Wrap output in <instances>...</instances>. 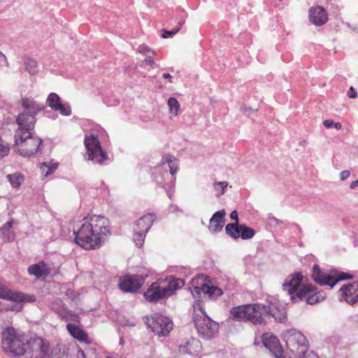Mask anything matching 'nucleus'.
I'll return each instance as SVG.
<instances>
[{"mask_svg": "<svg viewBox=\"0 0 358 358\" xmlns=\"http://www.w3.org/2000/svg\"><path fill=\"white\" fill-rule=\"evenodd\" d=\"M347 94H348V96L350 99H356V98H357V91L355 90V89L352 86H351L349 88V90H348Z\"/></svg>", "mask_w": 358, "mask_h": 358, "instance_id": "obj_39", "label": "nucleus"}, {"mask_svg": "<svg viewBox=\"0 0 358 358\" xmlns=\"http://www.w3.org/2000/svg\"><path fill=\"white\" fill-rule=\"evenodd\" d=\"M42 143V139L20 131L15 132L14 150L22 157H29L36 154Z\"/></svg>", "mask_w": 358, "mask_h": 358, "instance_id": "obj_5", "label": "nucleus"}, {"mask_svg": "<svg viewBox=\"0 0 358 358\" xmlns=\"http://www.w3.org/2000/svg\"><path fill=\"white\" fill-rule=\"evenodd\" d=\"M198 280H199V279H198V278H194V279H192V285H194V284L197 283Z\"/></svg>", "mask_w": 358, "mask_h": 358, "instance_id": "obj_45", "label": "nucleus"}, {"mask_svg": "<svg viewBox=\"0 0 358 358\" xmlns=\"http://www.w3.org/2000/svg\"><path fill=\"white\" fill-rule=\"evenodd\" d=\"M200 290L206 294H208L210 298H217L223 294L222 290L215 286H209L206 283L203 284Z\"/></svg>", "mask_w": 358, "mask_h": 358, "instance_id": "obj_28", "label": "nucleus"}, {"mask_svg": "<svg viewBox=\"0 0 358 358\" xmlns=\"http://www.w3.org/2000/svg\"><path fill=\"white\" fill-rule=\"evenodd\" d=\"M341 300L353 305L358 302V282L343 285L339 289Z\"/></svg>", "mask_w": 358, "mask_h": 358, "instance_id": "obj_17", "label": "nucleus"}, {"mask_svg": "<svg viewBox=\"0 0 358 358\" xmlns=\"http://www.w3.org/2000/svg\"><path fill=\"white\" fill-rule=\"evenodd\" d=\"M73 234L77 245L85 250H96L110 235V224L104 216H87L74 227Z\"/></svg>", "mask_w": 358, "mask_h": 358, "instance_id": "obj_1", "label": "nucleus"}, {"mask_svg": "<svg viewBox=\"0 0 358 358\" xmlns=\"http://www.w3.org/2000/svg\"><path fill=\"white\" fill-rule=\"evenodd\" d=\"M155 219V214L148 213L140 217L134 223L133 239L137 247L141 248L143 245L146 234Z\"/></svg>", "mask_w": 358, "mask_h": 358, "instance_id": "obj_10", "label": "nucleus"}, {"mask_svg": "<svg viewBox=\"0 0 358 358\" xmlns=\"http://www.w3.org/2000/svg\"><path fill=\"white\" fill-rule=\"evenodd\" d=\"M144 62L150 64V66H152L154 64V61L151 57H146Z\"/></svg>", "mask_w": 358, "mask_h": 358, "instance_id": "obj_43", "label": "nucleus"}, {"mask_svg": "<svg viewBox=\"0 0 358 358\" xmlns=\"http://www.w3.org/2000/svg\"><path fill=\"white\" fill-rule=\"evenodd\" d=\"M230 217L231 220L235 221L234 223L238 224V216L236 210H234L231 213Z\"/></svg>", "mask_w": 358, "mask_h": 358, "instance_id": "obj_40", "label": "nucleus"}, {"mask_svg": "<svg viewBox=\"0 0 358 358\" xmlns=\"http://www.w3.org/2000/svg\"><path fill=\"white\" fill-rule=\"evenodd\" d=\"M326 298L324 292H317V288L312 284H305L301 286L296 294V296H292V301L297 302L304 300L307 303L313 305Z\"/></svg>", "mask_w": 358, "mask_h": 358, "instance_id": "obj_12", "label": "nucleus"}, {"mask_svg": "<svg viewBox=\"0 0 358 358\" xmlns=\"http://www.w3.org/2000/svg\"><path fill=\"white\" fill-rule=\"evenodd\" d=\"M108 358H109V357H108Z\"/></svg>", "mask_w": 358, "mask_h": 358, "instance_id": "obj_47", "label": "nucleus"}, {"mask_svg": "<svg viewBox=\"0 0 358 358\" xmlns=\"http://www.w3.org/2000/svg\"><path fill=\"white\" fill-rule=\"evenodd\" d=\"M146 323L155 334L163 336H167L173 327L171 319L159 313L147 317Z\"/></svg>", "mask_w": 358, "mask_h": 358, "instance_id": "obj_11", "label": "nucleus"}, {"mask_svg": "<svg viewBox=\"0 0 358 358\" xmlns=\"http://www.w3.org/2000/svg\"><path fill=\"white\" fill-rule=\"evenodd\" d=\"M7 179L13 187L17 188L23 183L24 180V176L22 173L16 172L15 173L8 175Z\"/></svg>", "mask_w": 358, "mask_h": 358, "instance_id": "obj_30", "label": "nucleus"}, {"mask_svg": "<svg viewBox=\"0 0 358 358\" xmlns=\"http://www.w3.org/2000/svg\"><path fill=\"white\" fill-rule=\"evenodd\" d=\"M168 106L169 109L170 117H175L178 115L180 105L176 98L171 97L168 99Z\"/></svg>", "mask_w": 358, "mask_h": 358, "instance_id": "obj_32", "label": "nucleus"}, {"mask_svg": "<svg viewBox=\"0 0 358 358\" xmlns=\"http://www.w3.org/2000/svg\"><path fill=\"white\" fill-rule=\"evenodd\" d=\"M20 103L24 111L17 116L16 122L18 128L16 131H20L24 134H29L34 128L36 121L35 115L43 110V107L29 98L22 99Z\"/></svg>", "mask_w": 358, "mask_h": 358, "instance_id": "obj_3", "label": "nucleus"}, {"mask_svg": "<svg viewBox=\"0 0 358 358\" xmlns=\"http://www.w3.org/2000/svg\"><path fill=\"white\" fill-rule=\"evenodd\" d=\"M10 148L8 145L0 143V159L9 154Z\"/></svg>", "mask_w": 358, "mask_h": 358, "instance_id": "obj_37", "label": "nucleus"}, {"mask_svg": "<svg viewBox=\"0 0 358 358\" xmlns=\"http://www.w3.org/2000/svg\"><path fill=\"white\" fill-rule=\"evenodd\" d=\"M148 276V274L125 275L120 279L119 287L125 292H136L144 284Z\"/></svg>", "mask_w": 358, "mask_h": 358, "instance_id": "obj_14", "label": "nucleus"}, {"mask_svg": "<svg viewBox=\"0 0 358 358\" xmlns=\"http://www.w3.org/2000/svg\"><path fill=\"white\" fill-rule=\"evenodd\" d=\"M28 338L22 331L13 327H7L1 334V346L3 351L16 356L27 352Z\"/></svg>", "mask_w": 358, "mask_h": 358, "instance_id": "obj_2", "label": "nucleus"}, {"mask_svg": "<svg viewBox=\"0 0 358 358\" xmlns=\"http://www.w3.org/2000/svg\"><path fill=\"white\" fill-rule=\"evenodd\" d=\"M255 231L253 229L245 224H241L240 236L242 239H250L254 236Z\"/></svg>", "mask_w": 358, "mask_h": 358, "instance_id": "obj_33", "label": "nucleus"}, {"mask_svg": "<svg viewBox=\"0 0 358 358\" xmlns=\"http://www.w3.org/2000/svg\"><path fill=\"white\" fill-rule=\"evenodd\" d=\"M350 175V172L349 171H343L340 174V178L341 180L347 179Z\"/></svg>", "mask_w": 358, "mask_h": 358, "instance_id": "obj_41", "label": "nucleus"}, {"mask_svg": "<svg viewBox=\"0 0 358 358\" xmlns=\"http://www.w3.org/2000/svg\"><path fill=\"white\" fill-rule=\"evenodd\" d=\"M264 345L268 349L276 358L283 357V349L278 338L271 333H265L262 336Z\"/></svg>", "mask_w": 358, "mask_h": 358, "instance_id": "obj_18", "label": "nucleus"}, {"mask_svg": "<svg viewBox=\"0 0 358 358\" xmlns=\"http://www.w3.org/2000/svg\"><path fill=\"white\" fill-rule=\"evenodd\" d=\"M87 160L94 161L100 164L108 158V155L103 150L100 141L96 136L87 135L84 139Z\"/></svg>", "mask_w": 358, "mask_h": 358, "instance_id": "obj_8", "label": "nucleus"}, {"mask_svg": "<svg viewBox=\"0 0 358 358\" xmlns=\"http://www.w3.org/2000/svg\"><path fill=\"white\" fill-rule=\"evenodd\" d=\"M162 164H168L170 169V173L171 174L172 176H173L178 171V161L174 158V157L170 155H164L162 157Z\"/></svg>", "mask_w": 358, "mask_h": 358, "instance_id": "obj_29", "label": "nucleus"}, {"mask_svg": "<svg viewBox=\"0 0 358 358\" xmlns=\"http://www.w3.org/2000/svg\"><path fill=\"white\" fill-rule=\"evenodd\" d=\"M323 124L326 128H332L334 127L336 129H341L342 128V124L341 122H334L331 120H326L323 122Z\"/></svg>", "mask_w": 358, "mask_h": 358, "instance_id": "obj_36", "label": "nucleus"}, {"mask_svg": "<svg viewBox=\"0 0 358 358\" xmlns=\"http://www.w3.org/2000/svg\"><path fill=\"white\" fill-rule=\"evenodd\" d=\"M167 296L165 287L158 282L152 283L144 293V297L150 302H156Z\"/></svg>", "mask_w": 358, "mask_h": 358, "instance_id": "obj_19", "label": "nucleus"}, {"mask_svg": "<svg viewBox=\"0 0 358 358\" xmlns=\"http://www.w3.org/2000/svg\"><path fill=\"white\" fill-rule=\"evenodd\" d=\"M66 328L70 334L80 343L86 344H90L91 343L87 334L78 326L73 324H68Z\"/></svg>", "mask_w": 358, "mask_h": 358, "instance_id": "obj_25", "label": "nucleus"}, {"mask_svg": "<svg viewBox=\"0 0 358 358\" xmlns=\"http://www.w3.org/2000/svg\"><path fill=\"white\" fill-rule=\"evenodd\" d=\"M47 103L52 109L59 111L63 115H70L71 113L70 106L62 105L59 96L56 93L52 92L48 95Z\"/></svg>", "mask_w": 358, "mask_h": 358, "instance_id": "obj_22", "label": "nucleus"}, {"mask_svg": "<svg viewBox=\"0 0 358 358\" xmlns=\"http://www.w3.org/2000/svg\"><path fill=\"white\" fill-rule=\"evenodd\" d=\"M225 211L224 210L217 211L210 220L209 230L217 232L222 229L224 223Z\"/></svg>", "mask_w": 358, "mask_h": 358, "instance_id": "obj_24", "label": "nucleus"}, {"mask_svg": "<svg viewBox=\"0 0 358 358\" xmlns=\"http://www.w3.org/2000/svg\"><path fill=\"white\" fill-rule=\"evenodd\" d=\"M201 350V344L199 340L191 336L183 338L178 345V351L183 355L192 356L197 355Z\"/></svg>", "mask_w": 358, "mask_h": 358, "instance_id": "obj_16", "label": "nucleus"}, {"mask_svg": "<svg viewBox=\"0 0 358 358\" xmlns=\"http://www.w3.org/2000/svg\"><path fill=\"white\" fill-rule=\"evenodd\" d=\"M162 77H163L164 78L169 79V82H170L171 83H173V81H172V80H171L172 76H171V75L170 73H164V74L162 75Z\"/></svg>", "mask_w": 358, "mask_h": 358, "instance_id": "obj_42", "label": "nucleus"}, {"mask_svg": "<svg viewBox=\"0 0 358 358\" xmlns=\"http://www.w3.org/2000/svg\"><path fill=\"white\" fill-rule=\"evenodd\" d=\"M185 285V281L180 278H173L171 280L169 283L165 285V289L167 292V295H172L176 289L182 287Z\"/></svg>", "mask_w": 358, "mask_h": 358, "instance_id": "obj_27", "label": "nucleus"}, {"mask_svg": "<svg viewBox=\"0 0 358 358\" xmlns=\"http://www.w3.org/2000/svg\"><path fill=\"white\" fill-rule=\"evenodd\" d=\"M241 225L237 223H229L225 227V232L231 238L236 239L240 236Z\"/></svg>", "mask_w": 358, "mask_h": 358, "instance_id": "obj_31", "label": "nucleus"}, {"mask_svg": "<svg viewBox=\"0 0 358 358\" xmlns=\"http://www.w3.org/2000/svg\"><path fill=\"white\" fill-rule=\"evenodd\" d=\"M25 69L31 75L37 72V64L36 61L28 59L25 62Z\"/></svg>", "mask_w": 358, "mask_h": 358, "instance_id": "obj_34", "label": "nucleus"}, {"mask_svg": "<svg viewBox=\"0 0 358 358\" xmlns=\"http://www.w3.org/2000/svg\"><path fill=\"white\" fill-rule=\"evenodd\" d=\"M179 30H180V27L174 29H173L171 31L164 30V34L162 35V36L164 38H168V37H170V36H173L176 33H178Z\"/></svg>", "mask_w": 358, "mask_h": 358, "instance_id": "obj_38", "label": "nucleus"}, {"mask_svg": "<svg viewBox=\"0 0 358 358\" xmlns=\"http://www.w3.org/2000/svg\"><path fill=\"white\" fill-rule=\"evenodd\" d=\"M50 350L49 343L41 337L28 340L27 352L31 358H45Z\"/></svg>", "mask_w": 358, "mask_h": 358, "instance_id": "obj_15", "label": "nucleus"}, {"mask_svg": "<svg viewBox=\"0 0 358 358\" xmlns=\"http://www.w3.org/2000/svg\"><path fill=\"white\" fill-rule=\"evenodd\" d=\"M193 308L194 322L198 333L205 338L213 337L218 331L217 323L207 316L201 301H195Z\"/></svg>", "mask_w": 358, "mask_h": 358, "instance_id": "obj_4", "label": "nucleus"}, {"mask_svg": "<svg viewBox=\"0 0 358 358\" xmlns=\"http://www.w3.org/2000/svg\"><path fill=\"white\" fill-rule=\"evenodd\" d=\"M352 278V275L344 272L328 273L323 271L317 264H315L312 269L313 280L321 286L329 285L331 288L341 280H350Z\"/></svg>", "mask_w": 358, "mask_h": 358, "instance_id": "obj_7", "label": "nucleus"}, {"mask_svg": "<svg viewBox=\"0 0 358 358\" xmlns=\"http://www.w3.org/2000/svg\"><path fill=\"white\" fill-rule=\"evenodd\" d=\"M28 273L36 278H40L48 276L50 273V268L43 261H41L38 264L29 266Z\"/></svg>", "mask_w": 358, "mask_h": 358, "instance_id": "obj_23", "label": "nucleus"}, {"mask_svg": "<svg viewBox=\"0 0 358 358\" xmlns=\"http://www.w3.org/2000/svg\"><path fill=\"white\" fill-rule=\"evenodd\" d=\"M285 342L294 358H319L315 353L308 350L306 338L301 332H289L286 336Z\"/></svg>", "mask_w": 358, "mask_h": 358, "instance_id": "obj_6", "label": "nucleus"}, {"mask_svg": "<svg viewBox=\"0 0 358 358\" xmlns=\"http://www.w3.org/2000/svg\"><path fill=\"white\" fill-rule=\"evenodd\" d=\"M0 299L17 302V303L9 308L11 310L15 311L22 310L23 303L34 302L36 301V298L33 295L24 294L20 292H13L1 285H0Z\"/></svg>", "mask_w": 358, "mask_h": 358, "instance_id": "obj_13", "label": "nucleus"}, {"mask_svg": "<svg viewBox=\"0 0 358 358\" xmlns=\"http://www.w3.org/2000/svg\"><path fill=\"white\" fill-rule=\"evenodd\" d=\"M303 276L300 273H295L294 275H289L282 284V287L285 291H287L290 295L291 299L292 296H296L297 289L300 288Z\"/></svg>", "mask_w": 358, "mask_h": 358, "instance_id": "obj_21", "label": "nucleus"}, {"mask_svg": "<svg viewBox=\"0 0 358 358\" xmlns=\"http://www.w3.org/2000/svg\"><path fill=\"white\" fill-rule=\"evenodd\" d=\"M228 185L227 182H217L214 183V188L215 191L217 192V196H221L224 194L225 189Z\"/></svg>", "mask_w": 358, "mask_h": 358, "instance_id": "obj_35", "label": "nucleus"}, {"mask_svg": "<svg viewBox=\"0 0 358 358\" xmlns=\"http://www.w3.org/2000/svg\"><path fill=\"white\" fill-rule=\"evenodd\" d=\"M310 21L316 26H322L328 22L329 17L326 10L320 6H313L309 9Z\"/></svg>", "mask_w": 358, "mask_h": 358, "instance_id": "obj_20", "label": "nucleus"}, {"mask_svg": "<svg viewBox=\"0 0 358 358\" xmlns=\"http://www.w3.org/2000/svg\"><path fill=\"white\" fill-rule=\"evenodd\" d=\"M13 223V220H11L6 222L1 228L3 239L6 242L12 241L15 238V231L12 229Z\"/></svg>", "mask_w": 358, "mask_h": 358, "instance_id": "obj_26", "label": "nucleus"}, {"mask_svg": "<svg viewBox=\"0 0 358 358\" xmlns=\"http://www.w3.org/2000/svg\"><path fill=\"white\" fill-rule=\"evenodd\" d=\"M52 171H50V169H49V170L45 173V176H48L49 174H50Z\"/></svg>", "mask_w": 358, "mask_h": 358, "instance_id": "obj_46", "label": "nucleus"}, {"mask_svg": "<svg viewBox=\"0 0 358 358\" xmlns=\"http://www.w3.org/2000/svg\"><path fill=\"white\" fill-rule=\"evenodd\" d=\"M231 315L238 320H248L253 324H262L261 308L257 304H248L234 307L231 310Z\"/></svg>", "mask_w": 358, "mask_h": 358, "instance_id": "obj_9", "label": "nucleus"}, {"mask_svg": "<svg viewBox=\"0 0 358 358\" xmlns=\"http://www.w3.org/2000/svg\"><path fill=\"white\" fill-rule=\"evenodd\" d=\"M357 186H358V179L355 181H353L351 182L350 184V188L351 189H354L355 187H356Z\"/></svg>", "mask_w": 358, "mask_h": 358, "instance_id": "obj_44", "label": "nucleus"}]
</instances>
